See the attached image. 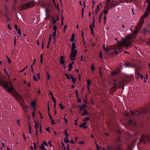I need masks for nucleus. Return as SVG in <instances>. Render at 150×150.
<instances>
[{"label":"nucleus","mask_w":150,"mask_h":150,"mask_svg":"<svg viewBox=\"0 0 150 150\" xmlns=\"http://www.w3.org/2000/svg\"><path fill=\"white\" fill-rule=\"evenodd\" d=\"M147 2L148 3L147 6L145 11L144 15L140 18L139 22L135 28L136 32L137 33L139 32L140 30L142 25L144 23L145 18L147 17L149 14V12L148 11V10L150 11V0H148Z\"/></svg>","instance_id":"nucleus-1"},{"label":"nucleus","mask_w":150,"mask_h":150,"mask_svg":"<svg viewBox=\"0 0 150 150\" xmlns=\"http://www.w3.org/2000/svg\"><path fill=\"white\" fill-rule=\"evenodd\" d=\"M131 45V42L129 41L128 40H124L120 45L117 47L115 50V53L117 54H118L119 52H121L123 51L122 47H128L130 46Z\"/></svg>","instance_id":"nucleus-2"},{"label":"nucleus","mask_w":150,"mask_h":150,"mask_svg":"<svg viewBox=\"0 0 150 150\" xmlns=\"http://www.w3.org/2000/svg\"><path fill=\"white\" fill-rule=\"evenodd\" d=\"M8 83L7 82H4L2 81L0 83V85L2 86L3 88H5L6 89L8 90V92L10 93L11 91H14L15 90L11 86L10 88H9L8 87Z\"/></svg>","instance_id":"nucleus-3"},{"label":"nucleus","mask_w":150,"mask_h":150,"mask_svg":"<svg viewBox=\"0 0 150 150\" xmlns=\"http://www.w3.org/2000/svg\"><path fill=\"white\" fill-rule=\"evenodd\" d=\"M118 83H117V81L116 79H115L114 81V86L112 87V88H114L115 90L114 91L115 92L117 88L118 87L119 85H122L124 83H127V81L125 80H122V81H118Z\"/></svg>","instance_id":"nucleus-4"},{"label":"nucleus","mask_w":150,"mask_h":150,"mask_svg":"<svg viewBox=\"0 0 150 150\" xmlns=\"http://www.w3.org/2000/svg\"><path fill=\"white\" fill-rule=\"evenodd\" d=\"M34 6V4L33 1H30L29 2L23 4L22 7L23 9L32 7Z\"/></svg>","instance_id":"nucleus-5"},{"label":"nucleus","mask_w":150,"mask_h":150,"mask_svg":"<svg viewBox=\"0 0 150 150\" xmlns=\"http://www.w3.org/2000/svg\"><path fill=\"white\" fill-rule=\"evenodd\" d=\"M77 52V50L71 52L69 56L70 59L71 61H74V62L75 61Z\"/></svg>","instance_id":"nucleus-6"},{"label":"nucleus","mask_w":150,"mask_h":150,"mask_svg":"<svg viewBox=\"0 0 150 150\" xmlns=\"http://www.w3.org/2000/svg\"><path fill=\"white\" fill-rule=\"evenodd\" d=\"M123 65L125 66L124 68H134L136 66L135 64H133L132 62H128L125 63V64H123Z\"/></svg>","instance_id":"nucleus-7"},{"label":"nucleus","mask_w":150,"mask_h":150,"mask_svg":"<svg viewBox=\"0 0 150 150\" xmlns=\"http://www.w3.org/2000/svg\"><path fill=\"white\" fill-rule=\"evenodd\" d=\"M146 135L144 134H142L141 138L139 139V141L141 142H143L144 143V144H145L146 143Z\"/></svg>","instance_id":"nucleus-8"},{"label":"nucleus","mask_w":150,"mask_h":150,"mask_svg":"<svg viewBox=\"0 0 150 150\" xmlns=\"http://www.w3.org/2000/svg\"><path fill=\"white\" fill-rule=\"evenodd\" d=\"M15 97L17 99L20 100L21 101H24L22 97L18 93H16Z\"/></svg>","instance_id":"nucleus-9"},{"label":"nucleus","mask_w":150,"mask_h":150,"mask_svg":"<svg viewBox=\"0 0 150 150\" xmlns=\"http://www.w3.org/2000/svg\"><path fill=\"white\" fill-rule=\"evenodd\" d=\"M131 112L133 115H135L138 116H139L141 115V112L139 111H135L134 112L132 111Z\"/></svg>","instance_id":"nucleus-10"},{"label":"nucleus","mask_w":150,"mask_h":150,"mask_svg":"<svg viewBox=\"0 0 150 150\" xmlns=\"http://www.w3.org/2000/svg\"><path fill=\"white\" fill-rule=\"evenodd\" d=\"M65 57H64L63 56H62L60 57V63L62 65H64V64L65 62V61H64V59Z\"/></svg>","instance_id":"nucleus-11"},{"label":"nucleus","mask_w":150,"mask_h":150,"mask_svg":"<svg viewBox=\"0 0 150 150\" xmlns=\"http://www.w3.org/2000/svg\"><path fill=\"white\" fill-rule=\"evenodd\" d=\"M116 150H121V148L118 146H116L115 147ZM107 150H112L110 146H107Z\"/></svg>","instance_id":"nucleus-12"},{"label":"nucleus","mask_w":150,"mask_h":150,"mask_svg":"<svg viewBox=\"0 0 150 150\" xmlns=\"http://www.w3.org/2000/svg\"><path fill=\"white\" fill-rule=\"evenodd\" d=\"M55 17L56 18V19H54V18H53L52 20V23H53V25H55V23L56 22L57 20H58V15H57L55 16Z\"/></svg>","instance_id":"nucleus-13"},{"label":"nucleus","mask_w":150,"mask_h":150,"mask_svg":"<svg viewBox=\"0 0 150 150\" xmlns=\"http://www.w3.org/2000/svg\"><path fill=\"white\" fill-rule=\"evenodd\" d=\"M21 105L24 111L25 112H26L27 111V108L28 107L21 104Z\"/></svg>","instance_id":"nucleus-14"},{"label":"nucleus","mask_w":150,"mask_h":150,"mask_svg":"<svg viewBox=\"0 0 150 150\" xmlns=\"http://www.w3.org/2000/svg\"><path fill=\"white\" fill-rule=\"evenodd\" d=\"M86 122H84L82 124L80 125L79 127H83L85 129H86L87 128V127L85 126L86 125Z\"/></svg>","instance_id":"nucleus-15"},{"label":"nucleus","mask_w":150,"mask_h":150,"mask_svg":"<svg viewBox=\"0 0 150 150\" xmlns=\"http://www.w3.org/2000/svg\"><path fill=\"white\" fill-rule=\"evenodd\" d=\"M74 62L73 61L71 63H69V69H68V71H71L72 69V68L73 67V64H74Z\"/></svg>","instance_id":"nucleus-16"},{"label":"nucleus","mask_w":150,"mask_h":150,"mask_svg":"<svg viewBox=\"0 0 150 150\" xmlns=\"http://www.w3.org/2000/svg\"><path fill=\"white\" fill-rule=\"evenodd\" d=\"M72 47L71 48L72 51H74V50H75L76 48V44L75 42H73L72 44Z\"/></svg>","instance_id":"nucleus-17"},{"label":"nucleus","mask_w":150,"mask_h":150,"mask_svg":"<svg viewBox=\"0 0 150 150\" xmlns=\"http://www.w3.org/2000/svg\"><path fill=\"white\" fill-rule=\"evenodd\" d=\"M71 76V79L72 80V82H73V84H75L76 81V79L74 78L72 75H70Z\"/></svg>","instance_id":"nucleus-18"},{"label":"nucleus","mask_w":150,"mask_h":150,"mask_svg":"<svg viewBox=\"0 0 150 150\" xmlns=\"http://www.w3.org/2000/svg\"><path fill=\"white\" fill-rule=\"evenodd\" d=\"M87 88L88 90L89 91V86L91 83V81L90 79H88L87 81Z\"/></svg>","instance_id":"nucleus-19"},{"label":"nucleus","mask_w":150,"mask_h":150,"mask_svg":"<svg viewBox=\"0 0 150 150\" xmlns=\"http://www.w3.org/2000/svg\"><path fill=\"white\" fill-rule=\"evenodd\" d=\"M116 6V5L115 4H113L110 7H107L106 8V10H108V12L109 11L110 9L111 8H112L113 7H114V6Z\"/></svg>","instance_id":"nucleus-20"},{"label":"nucleus","mask_w":150,"mask_h":150,"mask_svg":"<svg viewBox=\"0 0 150 150\" xmlns=\"http://www.w3.org/2000/svg\"><path fill=\"white\" fill-rule=\"evenodd\" d=\"M84 112L82 114V116H84L88 114V112L86 110L84 109Z\"/></svg>","instance_id":"nucleus-21"},{"label":"nucleus","mask_w":150,"mask_h":150,"mask_svg":"<svg viewBox=\"0 0 150 150\" xmlns=\"http://www.w3.org/2000/svg\"><path fill=\"white\" fill-rule=\"evenodd\" d=\"M134 0H122L123 2L128 3L129 2H131L134 1Z\"/></svg>","instance_id":"nucleus-22"},{"label":"nucleus","mask_w":150,"mask_h":150,"mask_svg":"<svg viewBox=\"0 0 150 150\" xmlns=\"http://www.w3.org/2000/svg\"><path fill=\"white\" fill-rule=\"evenodd\" d=\"M75 37V35L73 33L72 35V36L71 38L70 39V41H74V38Z\"/></svg>","instance_id":"nucleus-23"},{"label":"nucleus","mask_w":150,"mask_h":150,"mask_svg":"<svg viewBox=\"0 0 150 150\" xmlns=\"http://www.w3.org/2000/svg\"><path fill=\"white\" fill-rule=\"evenodd\" d=\"M31 105L33 106V109L34 110V111L35 112V102L34 101H32L31 103Z\"/></svg>","instance_id":"nucleus-24"},{"label":"nucleus","mask_w":150,"mask_h":150,"mask_svg":"<svg viewBox=\"0 0 150 150\" xmlns=\"http://www.w3.org/2000/svg\"><path fill=\"white\" fill-rule=\"evenodd\" d=\"M91 69L92 71H93L94 70H95V69L94 65L93 64H92V65L91 67Z\"/></svg>","instance_id":"nucleus-25"},{"label":"nucleus","mask_w":150,"mask_h":150,"mask_svg":"<svg viewBox=\"0 0 150 150\" xmlns=\"http://www.w3.org/2000/svg\"><path fill=\"white\" fill-rule=\"evenodd\" d=\"M35 60H36L35 59H34L33 60V63L32 64L31 66V69L32 71H33V66L35 62Z\"/></svg>","instance_id":"nucleus-26"},{"label":"nucleus","mask_w":150,"mask_h":150,"mask_svg":"<svg viewBox=\"0 0 150 150\" xmlns=\"http://www.w3.org/2000/svg\"><path fill=\"white\" fill-rule=\"evenodd\" d=\"M99 10V6L98 5L97 6L96 9L95 11V13H96V15H97L98 12Z\"/></svg>","instance_id":"nucleus-27"},{"label":"nucleus","mask_w":150,"mask_h":150,"mask_svg":"<svg viewBox=\"0 0 150 150\" xmlns=\"http://www.w3.org/2000/svg\"><path fill=\"white\" fill-rule=\"evenodd\" d=\"M40 150H44L45 149V146L43 144H42L40 146Z\"/></svg>","instance_id":"nucleus-28"},{"label":"nucleus","mask_w":150,"mask_h":150,"mask_svg":"<svg viewBox=\"0 0 150 150\" xmlns=\"http://www.w3.org/2000/svg\"><path fill=\"white\" fill-rule=\"evenodd\" d=\"M35 129H38V128L39 126L38 124H37L36 123L35 121Z\"/></svg>","instance_id":"nucleus-29"},{"label":"nucleus","mask_w":150,"mask_h":150,"mask_svg":"<svg viewBox=\"0 0 150 150\" xmlns=\"http://www.w3.org/2000/svg\"><path fill=\"white\" fill-rule=\"evenodd\" d=\"M67 77V79H70L71 78L70 77V75H69L68 74L65 73L64 74Z\"/></svg>","instance_id":"nucleus-30"},{"label":"nucleus","mask_w":150,"mask_h":150,"mask_svg":"<svg viewBox=\"0 0 150 150\" xmlns=\"http://www.w3.org/2000/svg\"><path fill=\"white\" fill-rule=\"evenodd\" d=\"M56 31H54L53 33L52 37L53 39H55Z\"/></svg>","instance_id":"nucleus-31"},{"label":"nucleus","mask_w":150,"mask_h":150,"mask_svg":"<svg viewBox=\"0 0 150 150\" xmlns=\"http://www.w3.org/2000/svg\"><path fill=\"white\" fill-rule=\"evenodd\" d=\"M103 53L102 51H101L99 53V57L102 59H103Z\"/></svg>","instance_id":"nucleus-32"},{"label":"nucleus","mask_w":150,"mask_h":150,"mask_svg":"<svg viewBox=\"0 0 150 150\" xmlns=\"http://www.w3.org/2000/svg\"><path fill=\"white\" fill-rule=\"evenodd\" d=\"M59 106L61 109L62 110H63L65 107V106L63 105L61 103H60Z\"/></svg>","instance_id":"nucleus-33"},{"label":"nucleus","mask_w":150,"mask_h":150,"mask_svg":"<svg viewBox=\"0 0 150 150\" xmlns=\"http://www.w3.org/2000/svg\"><path fill=\"white\" fill-rule=\"evenodd\" d=\"M53 29L54 31H56L57 27L55 25H53Z\"/></svg>","instance_id":"nucleus-34"},{"label":"nucleus","mask_w":150,"mask_h":150,"mask_svg":"<svg viewBox=\"0 0 150 150\" xmlns=\"http://www.w3.org/2000/svg\"><path fill=\"white\" fill-rule=\"evenodd\" d=\"M94 17H95V16H94V19L93 20V21L92 22V23L91 24V25H92L93 26V27L95 26V24H94L95 20L94 19Z\"/></svg>","instance_id":"nucleus-35"},{"label":"nucleus","mask_w":150,"mask_h":150,"mask_svg":"<svg viewBox=\"0 0 150 150\" xmlns=\"http://www.w3.org/2000/svg\"><path fill=\"white\" fill-rule=\"evenodd\" d=\"M18 31V33L20 35H21V29L20 28H19V29L18 30H17Z\"/></svg>","instance_id":"nucleus-36"},{"label":"nucleus","mask_w":150,"mask_h":150,"mask_svg":"<svg viewBox=\"0 0 150 150\" xmlns=\"http://www.w3.org/2000/svg\"><path fill=\"white\" fill-rule=\"evenodd\" d=\"M64 139V142L66 143H67L70 142L69 140L68 139H66L65 138Z\"/></svg>","instance_id":"nucleus-37"},{"label":"nucleus","mask_w":150,"mask_h":150,"mask_svg":"<svg viewBox=\"0 0 150 150\" xmlns=\"http://www.w3.org/2000/svg\"><path fill=\"white\" fill-rule=\"evenodd\" d=\"M90 118L88 117H87L84 120V122H87L88 120H89Z\"/></svg>","instance_id":"nucleus-38"},{"label":"nucleus","mask_w":150,"mask_h":150,"mask_svg":"<svg viewBox=\"0 0 150 150\" xmlns=\"http://www.w3.org/2000/svg\"><path fill=\"white\" fill-rule=\"evenodd\" d=\"M103 12H104V14L105 16L109 12L108 10H104Z\"/></svg>","instance_id":"nucleus-39"},{"label":"nucleus","mask_w":150,"mask_h":150,"mask_svg":"<svg viewBox=\"0 0 150 150\" xmlns=\"http://www.w3.org/2000/svg\"><path fill=\"white\" fill-rule=\"evenodd\" d=\"M134 68H135V71H139V68L136 65V66L135 67H134Z\"/></svg>","instance_id":"nucleus-40"},{"label":"nucleus","mask_w":150,"mask_h":150,"mask_svg":"<svg viewBox=\"0 0 150 150\" xmlns=\"http://www.w3.org/2000/svg\"><path fill=\"white\" fill-rule=\"evenodd\" d=\"M103 48L106 51H108L109 50V49L108 48H107L105 47V45H104L103 46Z\"/></svg>","instance_id":"nucleus-41"},{"label":"nucleus","mask_w":150,"mask_h":150,"mask_svg":"<svg viewBox=\"0 0 150 150\" xmlns=\"http://www.w3.org/2000/svg\"><path fill=\"white\" fill-rule=\"evenodd\" d=\"M79 108L81 109V110H80V112H81V110H84L85 109L84 108H83V107L82 106H79Z\"/></svg>","instance_id":"nucleus-42"},{"label":"nucleus","mask_w":150,"mask_h":150,"mask_svg":"<svg viewBox=\"0 0 150 150\" xmlns=\"http://www.w3.org/2000/svg\"><path fill=\"white\" fill-rule=\"evenodd\" d=\"M62 18V23H61V25H63L64 24V23H63V20H64V17L63 16H62L61 17Z\"/></svg>","instance_id":"nucleus-43"},{"label":"nucleus","mask_w":150,"mask_h":150,"mask_svg":"<svg viewBox=\"0 0 150 150\" xmlns=\"http://www.w3.org/2000/svg\"><path fill=\"white\" fill-rule=\"evenodd\" d=\"M47 79L49 80L50 77V76L48 72H47Z\"/></svg>","instance_id":"nucleus-44"},{"label":"nucleus","mask_w":150,"mask_h":150,"mask_svg":"<svg viewBox=\"0 0 150 150\" xmlns=\"http://www.w3.org/2000/svg\"><path fill=\"white\" fill-rule=\"evenodd\" d=\"M35 112L34 111V110H33V111L32 113V115L33 117L34 118L35 117Z\"/></svg>","instance_id":"nucleus-45"},{"label":"nucleus","mask_w":150,"mask_h":150,"mask_svg":"<svg viewBox=\"0 0 150 150\" xmlns=\"http://www.w3.org/2000/svg\"><path fill=\"white\" fill-rule=\"evenodd\" d=\"M112 74L113 75H116L117 74V72L116 71H114L112 73Z\"/></svg>","instance_id":"nucleus-46"},{"label":"nucleus","mask_w":150,"mask_h":150,"mask_svg":"<svg viewBox=\"0 0 150 150\" xmlns=\"http://www.w3.org/2000/svg\"><path fill=\"white\" fill-rule=\"evenodd\" d=\"M135 73L136 74H138L139 75H140L142 77V76L141 75V74L139 72V71H135Z\"/></svg>","instance_id":"nucleus-47"},{"label":"nucleus","mask_w":150,"mask_h":150,"mask_svg":"<svg viewBox=\"0 0 150 150\" xmlns=\"http://www.w3.org/2000/svg\"><path fill=\"white\" fill-rule=\"evenodd\" d=\"M33 147L34 149H36V143H34L33 144Z\"/></svg>","instance_id":"nucleus-48"},{"label":"nucleus","mask_w":150,"mask_h":150,"mask_svg":"<svg viewBox=\"0 0 150 150\" xmlns=\"http://www.w3.org/2000/svg\"><path fill=\"white\" fill-rule=\"evenodd\" d=\"M42 144H43V145H44V146L45 145L46 146H47V144L46 141H45L43 142V143Z\"/></svg>","instance_id":"nucleus-49"},{"label":"nucleus","mask_w":150,"mask_h":150,"mask_svg":"<svg viewBox=\"0 0 150 150\" xmlns=\"http://www.w3.org/2000/svg\"><path fill=\"white\" fill-rule=\"evenodd\" d=\"M33 79L35 81H37V79L36 78V77L35 76V75H34L33 76Z\"/></svg>","instance_id":"nucleus-50"},{"label":"nucleus","mask_w":150,"mask_h":150,"mask_svg":"<svg viewBox=\"0 0 150 150\" xmlns=\"http://www.w3.org/2000/svg\"><path fill=\"white\" fill-rule=\"evenodd\" d=\"M54 4L55 5V7L56 8H58L59 9V5H58V4H57V5H56V4Z\"/></svg>","instance_id":"nucleus-51"},{"label":"nucleus","mask_w":150,"mask_h":150,"mask_svg":"<svg viewBox=\"0 0 150 150\" xmlns=\"http://www.w3.org/2000/svg\"><path fill=\"white\" fill-rule=\"evenodd\" d=\"M82 106L83 107V108H87V106L85 104H83L82 105Z\"/></svg>","instance_id":"nucleus-52"},{"label":"nucleus","mask_w":150,"mask_h":150,"mask_svg":"<svg viewBox=\"0 0 150 150\" xmlns=\"http://www.w3.org/2000/svg\"><path fill=\"white\" fill-rule=\"evenodd\" d=\"M15 28L16 30H18V28L17 25L16 24H15L14 25Z\"/></svg>","instance_id":"nucleus-53"},{"label":"nucleus","mask_w":150,"mask_h":150,"mask_svg":"<svg viewBox=\"0 0 150 150\" xmlns=\"http://www.w3.org/2000/svg\"><path fill=\"white\" fill-rule=\"evenodd\" d=\"M102 15H103V13H101V14H100V18H99V23H100L101 18L102 16Z\"/></svg>","instance_id":"nucleus-54"},{"label":"nucleus","mask_w":150,"mask_h":150,"mask_svg":"<svg viewBox=\"0 0 150 150\" xmlns=\"http://www.w3.org/2000/svg\"><path fill=\"white\" fill-rule=\"evenodd\" d=\"M64 120H65V123H66V124H67V121H68V120H67V119H66L65 118V117H64Z\"/></svg>","instance_id":"nucleus-55"},{"label":"nucleus","mask_w":150,"mask_h":150,"mask_svg":"<svg viewBox=\"0 0 150 150\" xmlns=\"http://www.w3.org/2000/svg\"><path fill=\"white\" fill-rule=\"evenodd\" d=\"M46 131H47V132H50V130L49 127H47L46 129Z\"/></svg>","instance_id":"nucleus-56"},{"label":"nucleus","mask_w":150,"mask_h":150,"mask_svg":"<svg viewBox=\"0 0 150 150\" xmlns=\"http://www.w3.org/2000/svg\"><path fill=\"white\" fill-rule=\"evenodd\" d=\"M146 43L148 45H150V42L149 41H146Z\"/></svg>","instance_id":"nucleus-57"},{"label":"nucleus","mask_w":150,"mask_h":150,"mask_svg":"<svg viewBox=\"0 0 150 150\" xmlns=\"http://www.w3.org/2000/svg\"><path fill=\"white\" fill-rule=\"evenodd\" d=\"M93 27H94L92 25H91V24L90 25V29H91V30H92V29H93Z\"/></svg>","instance_id":"nucleus-58"},{"label":"nucleus","mask_w":150,"mask_h":150,"mask_svg":"<svg viewBox=\"0 0 150 150\" xmlns=\"http://www.w3.org/2000/svg\"><path fill=\"white\" fill-rule=\"evenodd\" d=\"M51 38H52L51 35H50L49 38V40H49V42H50Z\"/></svg>","instance_id":"nucleus-59"},{"label":"nucleus","mask_w":150,"mask_h":150,"mask_svg":"<svg viewBox=\"0 0 150 150\" xmlns=\"http://www.w3.org/2000/svg\"><path fill=\"white\" fill-rule=\"evenodd\" d=\"M51 123L52 125H53V124L55 125V122H54V120H51Z\"/></svg>","instance_id":"nucleus-60"},{"label":"nucleus","mask_w":150,"mask_h":150,"mask_svg":"<svg viewBox=\"0 0 150 150\" xmlns=\"http://www.w3.org/2000/svg\"><path fill=\"white\" fill-rule=\"evenodd\" d=\"M17 122L18 124L20 125V120H18L17 121Z\"/></svg>","instance_id":"nucleus-61"},{"label":"nucleus","mask_w":150,"mask_h":150,"mask_svg":"<svg viewBox=\"0 0 150 150\" xmlns=\"http://www.w3.org/2000/svg\"><path fill=\"white\" fill-rule=\"evenodd\" d=\"M81 98H78V102H79V103L81 102Z\"/></svg>","instance_id":"nucleus-62"},{"label":"nucleus","mask_w":150,"mask_h":150,"mask_svg":"<svg viewBox=\"0 0 150 150\" xmlns=\"http://www.w3.org/2000/svg\"><path fill=\"white\" fill-rule=\"evenodd\" d=\"M51 98H52V99L53 100V101L55 100V99L54 98L53 95L52 96H51Z\"/></svg>","instance_id":"nucleus-63"},{"label":"nucleus","mask_w":150,"mask_h":150,"mask_svg":"<svg viewBox=\"0 0 150 150\" xmlns=\"http://www.w3.org/2000/svg\"><path fill=\"white\" fill-rule=\"evenodd\" d=\"M51 98H52V99L53 100V101L55 100V99L54 98L53 95L52 96H51Z\"/></svg>","instance_id":"nucleus-64"}]
</instances>
